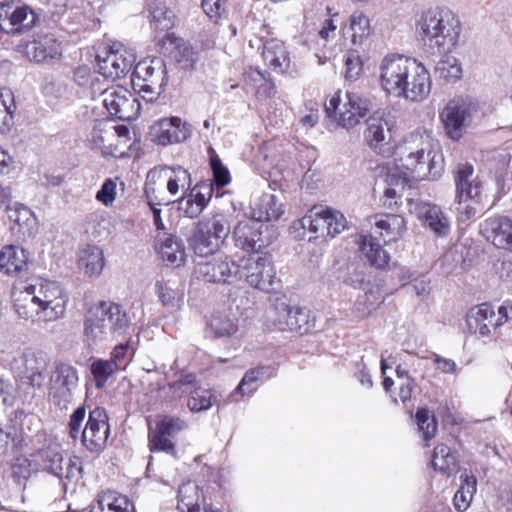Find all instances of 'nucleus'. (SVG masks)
I'll return each instance as SVG.
<instances>
[{"label":"nucleus","mask_w":512,"mask_h":512,"mask_svg":"<svg viewBox=\"0 0 512 512\" xmlns=\"http://www.w3.org/2000/svg\"><path fill=\"white\" fill-rule=\"evenodd\" d=\"M392 169L398 173L397 186H406L410 181L438 179L444 169V158L437 150L432 133L417 130L405 136L394 149Z\"/></svg>","instance_id":"obj_1"},{"label":"nucleus","mask_w":512,"mask_h":512,"mask_svg":"<svg viewBox=\"0 0 512 512\" xmlns=\"http://www.w3.org/2000/svg\"><path fill=\"white\" fill-rule=\"evenodd\" d=\"M18 316L32 322H53L64 317L69 296L62 285L47 279H34L12 293Z\"/></svg>","instance_id":"obj_2"},{"label":"nucleus","mask_w":512,"mask_h":512,"mask_svg":"<svg viewBox=\"0 0 512 512\" xmlns=\"http://www.w3.org/2000/svg\"><path fill=\"white\" fill-rule=\"evenodd\" d=\"M461 30L458 16L447 7L425 9L415 21V33L432 55L451 53L459 43Z\"/></svg>","instance_id":"obj_3"},{"label":"nucleus","mask_w":512,"mask_h":512,"mask_svg":"<svg viewBox=\"0 0 512 512\" xmlns=\"http://www.w3.org/2000/svg\"><path fill=\"white\" fill-rule=\"evenodd\" d=\"M191 184V175L187 169L179 165L157 166L148 171L144 192L149 205H168L170 201H165L164 198L161 197L164 185H166L167 191L170 195L176 196L180 190L187 192L188 189H190Z\"/></svg>","instance_id":"obj_4"},{"label":"nucleus","mask_w":512,"mask_h":512,"mask_svg":"<svg viewBox=\"0 0 512 512\" xmlns=\"http://www.w3.org/2000/svg\"><path fill=\"white\" fill-rule=\"evenodd\" d=\"M231 232L230 222L223 214L204 217L195 225L188 243L197 256L215 254Z\"/></svg>","instance_id":"obj_5"},{"label":"nucleus","mask_w":512,"mask_h":512,"mask_svg":"<svg viewBox=\"0 0 512 512\" xmlns=\"http://www.w3.org/2000/svg\"><path fill=\"white\" fill-rule=\"evenodd\" d=\"M371 109V100L354 91H347L344 97L336 92L325 105L327 115L346 129L358 125Z\"/></svg>","instance_id":"obj_6"},{"label":"nucleus","mask_w":512,"mask_h":512,"mask_svg":"<svg viewBox=\"0 0 512 512\" xmlns=\"http://www.w3.org/2000/svg\"><path fill=\"white\" fill-rule=\"evenodd\" d=\"M166 83L167 69L161 57H147L136 64L132 85L146 102L157 99Z\"/></svg>","instance_id":"obj_7"},{"label":"nucleus","mask_w":512,"mask_h":512,"mask_svg":"<svg viewBox=\"0 0 512 512\" xmlns=\"http://www.w3.org/2000/svg\"><path fill=\"white\" fill-rule=\"evenodd\" d=\"M477 112L478 104L471 97L457 96L451 99L440 113L446 135L452 140H459Z\"/></svg>","instance_id":"obj_8"},{"label":"nucleus","mask_w":512,"mask_h":512,"mask_svg":"<svg viewBox=\"0 0 512 512\" xmlns=\"http://www.w3.org/2000/svg\"><path fill=\"white\" fill-rule=\"evenodd\" d=\"M274 234L273 227L251 217L238 221L232 230V239L237 248L258 253L274 241Z\"/></svg>","instance_id":"obj_9"},{"label":"nucleus","mask_w":512,"mask_h":512,"mask_svg":"<svg viewBox=\"0 0 512 512\" xmlns=\"http://www.w3.org/2000/svg\"><path fill=\"white\" fill-rule=\"evenodd\" d=\"M299 224L316 237L332 239L346 228L347 220L340 211L319 205L308 210Z\"/></svg>","instance_id":"obj_10"},{"label":"nucleus","mask_w":512,"mask_h":512,"mask_svg":"<svg viewBox=\"0 0 512 512\" xmlns=\"http://www.w3.org/2000/svg\"><path fill=\"white\" fill-rule=\"evenodd\" d=\"M509 319L507 305H500L497 310L489 303L472 307L466 316L469 330L481 338H489L493 331Z\"/></svg>","instance_id":"obj_11"},{"label":"nucleus","mask_w":512,"mask_h":512,"mask_svg":"<svg viewBox=\"0 0 512 512\" xmlns=\"http://www.w3.org/2000/svg\"><path fill=\"white\" fill-rule=\"evenodd\" d=\"M242 278L253 288L271 292L277 282L273 259L268 254L243 257L240 260Z\"/></svg>","instance_id":"obj_12"},{"label":"nucleus","mask_w":512,"mask_h":512,"mask_svg":"<svg viewBox=\"0 0 512 512\" xmlns=\"http://www.w3.org/2000/svg\"><path fill=\"white\" fill-rule=\"evenodd\" d=\"M79 394L77 369L66 363L55 367L50 377L49 397L58 406L67 407Z\"/></svg>","instance_id":"obj_13"},{"label":"nucleus","mask_w":512,"mask_h":512,"mask_svg":"<svg viewBox=\"0 0 512 512\" xmlns=\"http://www.w3.org/2000/svg\"><path fill=\"white\" fill-rule=\"evenodd\" d=\"M96 59L99 73L107 79L116 80L130 71L136 54L133 49L125 47L122 43H114L99 52Z\"/></svg>","instance_id":"obj_14"},{"label":"nucleus","mask_w":512,"mask_h":512,"mask_svg":"<svg viewBox=\"0 0 512 512\" xmlns=\"http://www.w3.org/2000/svg\"><path fill=\"white\" fill-rule=\"evenodd\" d=\"M38 22L39 15L28 5L0 2V31L12 36L21 35L32 30Z\"/></svg>","instance_id":"obj_15"},{"label":"nucleus","mask_w":512,"mask_h":512,"mask_svg":"<svg viewBox=\"0 0 512 512\" xmlns=\"http://www.w3.org/2000/svg\"><path fill=\"white\" fill-rule=\"evenodd\" d=\"M415 61V58L397 53L383 57L378 66L379 85L382 90L395 97Z\"/></svg>","instance_id":"obj_16"},{"label":"nucleus","mask_w":512,"mask_h":512,"mask_svg":"<svg viewBox=\"0 0 512 512\" xmlns=\"http://www.w3.org/2000/svg\"><path fill=\"white\" fill-rule=\"evenodd\" d=\"M99 97L108 113L122 121H131L139 116V99L122 86H113L100 92Z\"/></svg>","instance_id":"obj_17"},{"label":"nucleus","mask_w":512,"mask_h":512,"mask_svg":"<svg viewBox=\"0 0 512 512\" xmlns=\"http://www.w3.org/2000/svg\"><path fill=\"white\" fill-rule=\"evenodd\" d=\"M195 276L207 283H234L242 279L239 263L228 256H219L211 260L198 262Z\"/></svg>","instance_id":"obj_18"},{"label":"nucleus","mask_w":512,"mask_h":512,"mask_svg":"<svg viewBox=\"0 0 512 512\" xmlns=\"http://www.w3.org/2000/svg\"><path fill=\"white\" fill-rule=\"evenodd\" d=\"M187 428V423L174 416L165 415L155 425V429L148 434V446L151 452H165L176 455L175 437Z\"/></svg>","instance_id":"obj_19"},{"label":"nucleus","mask_w":512,"mask_h":512,"mask_svg":"<svg viewBox=\"0 0 512 512\" xmlns=\"http://www.w3.org/2000/svg\"><path fill=\"white\" fill-rule=\"evenodd\" d=\"M43 469L59 478L66 488L69 483H76L81 477L82 466L79 458H65L59 450L49 448L42 454Z\"/></svg>","instance_id":"obj_20"},{"label":"nucleus","mask_w":512,"mask_h":512,"mask_svg":"<svg viewBox=\"0 0 512 512\" xmlns=\"http://www.w3.org/2000/svg\"><path fill=\"white\" fill-rule=\"evenodd\" d=\"M364 139L377 154L383 156L390 154L391 123L384 109H378L368 117Z\"/></svg>","instance_id":"obj_21"},{"label":"nucleus","mask_w":512,"mask_h":512,"mask_svg":"<svg viewBox=\"0 0 512 512\" xmlns=\"http://www.w3.org/2000/svg\"><path fill=\"white\" fill-rule=\"evenodd\" d=\"M431 84L428 69L416 59L406 79L402 81V86L400 90L396 92L395 97L411 102H422L428 98L431 91Z\"/></svg>","instance_id":"obj_22"},{"label":"nucleus","mask_w":512,"mask_h":512,"mask_svg":"<svg viewBox=\"0 0 512 512\" xmlns=\"http://www.w3.org/2000/svg\"><path fill=\"white\" fill-rule=\"evenodd\" d=\"M110 427L106 410L96 407L90 411L85 428L81 432L83 445L91 452L101 451L108 440Z\"/></svg>","instance_id":"obj_23"},{"label":"nucleus","mask_w":512,"mask_h":512,"mask_svg":"<svg viewBox=\"0 0 512 512\" xmlns=\"http://www.w3.org/2000/svg\"><path fill=\"white\" fill-rule=\"evenodd\" d=\"M191 134V126L179 117L162 118L151 126L153 141L162 146L185 142Z\"/></svg>","instance_id":"obj_24"},{"label":"nucleus","mask_w":512,"mask_h":512,"mask_svg":"<svg viewBox=\"0 0 512 512\" xmlns=\"http://www.w3.org/2000/svg\"><path fill=\"white\" fill-rule=\"evenodd\" d=\"M483 237L494 247L512 253V218L494 215L480 224Z\"/></svg>","instance_id":"obj_25"},{"label":"nucleus","mask_w":512,"mask_h":512,"mask_svg":"<svg viewBox=\"0 0 512 512\" xmlns=\"http://www.w3.org/2000/svg\"><path fill=\"white\" fill-rule=\"evenodd\" d=\"M454 183L456 200L483 201V183L474 175L472 165L459 164L454 172Z\"/></svg>","instance_id":"obj_26"},{"label":"nucleus","mask_w":512,"mask_h":512,"mask_svg":"<svg viewBox=\"0 0 512 512\" xmlns=\"http://www.w3.org/2000/svg\"><path fill=\"white\" fill-rule=\"evenodd\" d=\"M9 229L18 239L31 237L37 229V219L27 206L14 203L6 208Z\"/></svg>","instance_id":"obj_27"},{"label":"nucleus","mask_w":512,"mask_h":512,"mask_svg":"<svg viewBox=\"0 0 512 512\" xmlns=\"http://www.w3.org/2000/svg\"><path fill=\"white\" fill-rule=\"evenodd\" d=\"M416 214L422 224L437 237H446L451 230L449 216L436 204L420 202L416 205Z\"/></svg>","instance_id":"obj_28"},{"label":"nucleus","mask_w":512,"mask_h":512,"mask_svg":"<svg viewBox=\"0 0 512 512\" xmlns=\"http://www.w3.org/2000/svg\"><path fill=\"white\" fill-rule=\"evenodd\" d=\"M342 30L355 48L368 45L373 32L370 18L360 10L354 11L349 16Z\"/></svg>","instance_id":"obj_29"},{"label":"nucleus","mask_w":512,"mask_h":512,"mask_svg":"<svg viewBox=\"0 0 512 512\" xmlns=\"http://www.w3.org/2000/svg\"><path fill=\"white\" fill-rule=\"evenodd\" d=\"M88 512H135V507L128 496L106 489L97 493Z\"/></svg>","instance_id":"obj_30"},{"label":"nucleus","mask_w":512,"mask_h":512,"mask_svg":"<svg viewBox=\"0 0 512 512\" xmlns=\"http://www.w3.org/2000/svg\"><path fill=\"white\" fill-rule=\"evenodd\" d=\"M104 301L91 306L84 320V334L87 340L93 344L103 342L109 339V326H105Z\"/></svg>","instance_id":"obj_31"},{"label":"nucleus","mask_w":512,"mask_h":512,"mask_svg":"<svg viewBox=\"0 0 512 512\" xmlns=\"http://www.w3.org/2000/svg\"><path fill=\"white\" fill-rule=\"evenodd\" d=\"M61 54V46L53 34L39 36L25 47V55L35 62H46Z\"/></svg>","instance_id":"obj_32"},{"label":"nucleus","mask_w":512,"mask_h":512,"mask_svg":"<svg viewBox=\"0 0 512 512\" xmlns=\"http://www.w3.org/2000/svg\"><path fill=\"white\" fill-rule=\"evenodd\" d=\"M24 373L33 387H41L45 380L47 355L40 350L27 348L22 353Z\"/></svg>","instance_id":"obj_33"},{"label":"nucleus","mask_w":512,"mask_h":512,"mask_svg":"<svg viewBox=\"0 0 512 512\" xmlns=\"http://www.w3.org/2000/svg\"><path fill=\"white\" fill-rule=\"evenodd\" d=\"M28 269L26 251L15 245H6L0 250V272L8 276H17Z\"/></svg>","instance_id":"obj_34"},{"label":"nucleus","mask_w":512,"mask_h":512,"mask_svg":"<svg viewBox=\"0 0 512 512\" xmlns=\"http://www.w3.org/2000/svg\"><path fill=\"white\" fill-rule=\"evenodd\" d=\"M262 56L265 64L278 74L286 73L290 68L289 52L282 41H267L263 46Z\"/></svg>","instance_id":"obj_35"},{"label":"nucleus","mask_w":512,"mask_h":512,"mask_svg":"<svg viewBox=\"0 0 512 512\" xmlns=\"http://www.w3.org/2000/svg\"><path fill=\"white\" fill-rule=\"evenodd\" d=\"M154 292L162 306L170 311L179 309L183 302L184 292L176 280H157Z\"/></svg>","instance_id":"obj_36"},{"label":"nucleus","mask_w":512,"mask_h":512,"mask_svg":"<svg viewBox=\"0 0 512 512\" xmlns=\"http://www.w3.org/2000/svg\"><path fill=\"white\" fill-rule=\"evenodd\" d=\"M296 306L290 305L284 297L274 300L267 312V322L280 331H289L294 320Z\"/></svg>","instance_id":"obj_37"},{"label":"nucleus","mask_w":512,"mask_h":512,"mask_svg":"<svg viewBox=\"0 0 512 512\" xmlns=\"http://www.w3.org/2000/svg\"><path fill=\"white\" fill-rule=\"evenodd\" d=\"M363 290L364 293L357 297L354 304L356 317L361 319L368 317L384 301V296L378 284L367 283Z\"/></svg>","instance_id":"obj_38"},{"label":"nucleus","mask_w":512,"mask_h":512,"mask_svg":"<svg viewBox=\"0 0 512 512\" xmlns=\"http://www.w3.org/2000/svg\"><path fill=\"white\" fill-rule=\"evenodd\" d=\"M376 233H379L384 243L398 240L406 230V221L397 214L381 215L375 221Z\"/></svg>","instance_id":"obj_39"},{"label":"nucleus","mask_w":512,"mask_h":512,"mask_svg":"<svg viewBox=\"0 0 512 512\" xmlns=\"http://www.w3.org/2000/svg\"><path fill=\"white\" fill-rule=\"evenodd\" d=\"M105 326H109V338L123 335L129 329L130 319L120 304L104 301Z\"/></svg>","instance_id":"obj_40"},{"label":"nucleus","mask_w":512,"mask_h":512,"mask_svg":"<svg viewBox=\"0 0 512 512\" xmlns=\"http://www.w3.org/2000/svg\"><path fill=\"white\" fill-rule=\"evenodd\" d=\"M358 243L361 253L371 266L384 268L388 265L390 256L382 248L381 243L376 237L373 235H360Z\"/></svg>","instance_id":"obj_41"},{"label":"nucleus","mask_w":512,"mask_h":512,"mask_svg":"<svg viewBox=\"0 0 512 512\" xmlns=\"http://www.w3.org/2000/svg\"><path fill=\"white\" fill-rule=\"evenodd\" d=\"M283 213V204L275 195L263 194L252 208L251 217L263 223L278 220Z\"/></svg>","instance_id":"obj_42"},{"label":"nucleus","mask_w":512,"mask_h":512,"mask_svg":"<svg viewBox=\"0 0 512 512\" xmlns=\"http://www.w3.org/2000/svg\"><path fill=\"white\" fill-rule=\"evenodd\" d=\"M158 253L167 265L179 267L186 261V249L183 242L175 236L166 237L159 245Z\"/></svg>","instance_id":"obj_43"},{"label":"nucleus","mask_w":512,"mask_h":512,"mask_svg":"<svg viewBox=\"0 0 512 512\" xmlns=\"http://www.w3.org/2000/svg\"><path fill=\"white\" fill-rule=\"evenodd\" d=\"M265 367H257L248 370L243 378L241 379L238 386L235 388L233 392H231L228 397L224 400V405H227L232 402H238V396L243 397H251L257 390V381H259L265 373Z\"/></svg>","instance_id":"obj_44"},{"label":"nucleus","mask_w":512,"mask_h":512,"mask_svg":"<svg viewBox=\"0 0 512 512\" xmlns=\"http://www.w3.org/2000/svg\"><path fill=\"white\" fill-rule=\"evenodd\" d=\"M79 266L89 276L99 275L104 268V255L101 248L95 245H87L80 250Z\"/></svg>","instance_id":"obj_45"},{"label":"nucleus","mask_w":512,"mask_h":512,"mask_svg":"<svg viewBox=\"0 0 512 512\" xmlns=\"http://www.w3.org/2000/svg\"><path fill=\"white\" fill-rule=\"evenodd\" d=\"M189 394L187 407L191 412L199 413L209 410L213 405H220V395L216 390L197 387L190 390Z\"/></svg>","instance_id":"obj_46"},{"label":"nucleus","mask_w":512,"mask_h":512,"mask_svg":"<svg viewBox=\"0 0 512 512\" xmlns=\"http://www.w3.org/2000/svg\"><path fill=\"white\" fill-rule=\"evenodd\" d=\"M432 466L434 470L446 476L456 473L458 469V457L456 452L452 451L444 444L436 446L433 452Z\"/></svg>","instance_id":"obj_47"},{"label":"nucleus","mask_w":512,"mask_h":512,"mask_svg":"<svg viewBox=\"0 0 512 512\" xmlns=\"http://www.w3.org/2000/svg\"><path fill=\"white\" fill-rule=\"evenodd\" d=\"M209 329L217 338L230 337L238 330L235 317L227 312H215L209 321Z\"/></svg>","instance_id":"obj_48"},{"label":"nucleus","mask_w":512,"mask_h":512,"mask_svg":"<svg viewBox=\"0 0 512 512\" xmlns=\"http://www.w3.org/2000/svg\"><path fill=\"white\" fill-rule=\"evenodd\" d=\"M477 490V480L473 475H461L460 488L454 495L453 505L459 512H464L470 506L472 498Z\"/></svg>","instance_id":"obj_49"},{"label":"nucleus","mask_w":512,"mask_h":512,"mask_svg":"<svg viewBox=\"0 0 512 512\" xmlns=\"http://www.w3.org/2000/svg\"><path fill=\"white\" fill-rule=\"evenodd\" d=\"M151 25L155 30L168 31L174 26V14L165 3L153 1L148 4Z\"/></svg>","instance_id":"obj_50"},{"label":"nucleus","mask_w":512,"mask_h":512,"mask_svg":"<svg viewBox=\"0 0 512 512\" xmlns=\"http://www.w3.org/2000/svg\"><path fill=\"white\" fill-rule=\"evenodd\" d=\"M16 103L14 94L7 88H0V133L10 130L14 123Z\"/></svg>","instance_id":"obj_51"},{"label":"nucleus","mask_w":512,"mask_h":512,"mask_svg":"<svg viewBox=\"0 0 512 512\" xmlns=\"http://www.w3.org/2000/svg\"><path fill=\"white\" fill-rule=\"evenodd\" d=\"M118 371L115 360L95 359L90 364V372L98 389L105 387L108 379Z\"/></svg>","instance_id":"obj_52"},{"label":"nucleus","mask_w":512,"mask_h":512,"mask_svg":"<svg viewBox=\"0 0 512 512\" xmlns=\"http://www.w3.org/2000/svg\"><path fill=\"white\" fill-rule=\"evenodd\" d=\"M246 85L254 91L259 99H265L274 92L272 82L266 78L265 73L256 68H251L246 74Z\"/></svg>","instance_id":"obj_53"},{"label":"nucleus","mask_w":512,"mask_h":512,"mask_svg":"<svg viewBox=\"0 0 512 512\" xmlns=\"http://www.w3.org/2000/svg\"><path fill=\"white\" fill-rule=\"evenodd\" d=\"M462 72V66L459 60L451 56H447L445 59L440 60L435 67L436 75L449 83H454L460 80Z\"/></svg>","instance_id":"obj_54"},{"label":"nucleus","mask_w":512,"mask_h":512,"mask_svg":"<svg viewBox=\"0 0 512 512\" xmlns=\"http://www.w3.org/2000/svg\"><path fill=\"white\" fill-rule=\"evenodd\" d=\"M198 487L191 483L183 484L178 490V508L182 512H200V506L197 504Z\"/></svg>","instance_id":"obj_55"},{"label":"nucleus","mask_w":512,"mask_h":512,"mask_svg":"<svg viewBox=\"0 0 512 512\" xmlns=\"http://www.w3.org/2000/svg\"><path fill=\"white\" fill-rule=\"evenodd\" d=\"M294 320L292 321L291 329L289 331H295L299 334H308L313 331L316 327L315 317L311 311L296 306Z\"/></svg>","instance_id":"obj_56"},{"label":"nucleus","mask_w":512,"mask_h":512,"mask_svg":"<svg viewBox=\"0 0 512 512\" xmlns=\"http://www.w3.org/2000/svg\"><path fill=\"white\" fill-rule=\"evenodd\" d=\"M387 175H386V183L388 184V187L384 191V200L383 204L388 209L393 210L395 206L398 205V200L401 198L399 195V192L397 188L404 189L405 186L402 185H396L395 179L398 177V173L395 172L391 166H387Z\"/></svg>","instance_id":"obj_57"},{"label":"nucleus","mask_w":512,"mask_h":512,"mask_svg":"<svg viewBox=\"0 0 512 512\" xmlns=\"http://www.w3.org/2000/svg\"><path fill=\"white\" fill-rule=\"evenodd\" d=\"M400 281L403 282V285L409 283L413 292L418 297H425L430 292V279L425 275H417L410 271H405L402 273L400 277Z\"/></svg>","instance_id":"obj_58"},{"label":"nucleus","mask_w":512,"mask_h":512,"mask_svg":"<svg viewBox=\"0 0 512 512\" xmlns=\"http://www.w3.org/2000/svg\"><path fill=\"white\" fill-rule=\"evenodd\" d=\"M416 423L423 438L428 441L432 439L437 431V422L433 415L426 409H420L416 413Z\"/></svg>","instance_id":"obj_59"},{"label":"nucleus","mask_w":512,"mask_h":512,"mask_svg":"<svg viewBox=\"0 0 512 512\" xmlns=\"http://www.w3.org/2000/svg\"><path fill=\"white\" fill-rule=\"evenodd\" d=\"M363 70L362 59L356 49L350 50L345 57V78L356 80Z\"/></svg>","instance_id":"obj_60"},{"label":"nucleus","mask_w":512,"mask_h":512,"mask_svg":"<svg viewBox=\"0 0 512 512\" xmlns=\"http://www.w3.org/2000/svg\"><path fill=\"white\" fill-rule=\"evenodd\" d=\"M187 193L196 203H198V205H200L201 209L204 210L212 197V184L210 182H201L196 184L194 187L190 186Z\"/></svg>","instance_id":"obj_61"},{"label":"nucleus","mask_w":512,"mask_h":512,"mask_svg":"<svg viewBox=\"0 0 512 512\" xmlns=\"http://www.w3.org/2000/svg\"><path fill=\"white\" fill-rule=\"evenodd\" d=\"M456 216L459 222L465 223L475 218L479 212L478 206L482 202H471V200H456Z\"/></svg>","instance_id":"obj_62"},{"label":"nucleus","mask_w":512,"mask_h":512,"mask_svg":"<svg viewBox=\"0 0 512 512\" xmlns=\"http://www.w3.org/2000/svg\"><path fill=\"white\" fill-rule=\"evenodd\" d=\"M118 178H107L96 193V200L104 206H111L115 201Z\"/></svg>","instance_id":"obj_63"},{"label":"nucleus","mask_w":512,"mask_h":512,"mask_svg":"<svg viewBox=\"0 0 512 512\" xmlns=\"http://www.w3.org/2000/svg\"><path fill=\"white\" fill-rule=\"evenodd\" d=\"M74 80L80 87L90 89L91 97H95V85L98 81V78L91 72V70L88 67H78L74 72Z\"/></svg>","instance_id":"obj_64"}]
</instances>
